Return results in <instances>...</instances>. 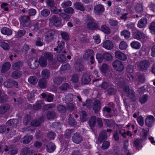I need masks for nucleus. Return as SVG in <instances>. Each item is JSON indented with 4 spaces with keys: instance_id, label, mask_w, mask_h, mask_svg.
<instances>
[{
    "instance_id": "obj_1",
    "label": "nucleus",
    "mask_w": 155,
    "mask_h": 155,
    "mask_svg": "<svg viewBox=\"0 0 155 155\" xmlns=\"http://www.w3.org/2000/svg\"><path fill=\"white\" fill-rule=\"evenodd\" d=\"M136 65L139 70L143 71L147 69L150 65V63L147 60H142L138 62Z\"/></svg>"
},
{
    "instance_id": "obj_2",
    "label": "nucleus",
    "mask_w": 155,
    "mask_h": 155,
    "mask_svg": "<svg viewBox=\"0 0 155 155\" xmlns=\"http://www.w3.org/2000/svg\"><path fill=\"white\" fill-rule=\"evenodd\" d=\"M124 95L134 101L135 99L134 93L133 90L130 89L129 86H126L124 87Z\"/></svg>"
},
{
    "instance_id": "obj_3",
    "label": "nucleus",
    "mask_w": 155,
    "mask_h": 155,
    "mask_svg": "<svg viewBox=\"0 0 155 155\" xmlns=\"http://www.w3.org/2000/svg\"><path fill=\"white\" fill-rule=\"evenodd\" d=\"M134 38L137 40L142 41L147 38V37L143 33L137 29L133 32Z\"/></svg>"
},
{
    "instance_id": "obj_4",
    "label": "nucleus",
    "mask_w": 155,
    "mask_h": 155,
    "mask_svg": "<svg viewBox=\"0 0 155 155\" xmlns=\"http://www.w3.org/2000/svg\"><path fill=\"white\" fill-rule=\"evenodd\" d=\"M4 132L6 133V136L8 138L12 137L16 133V131L14 130L11 129L9 130V128H7L5 126H1L0 127V133H2Z\"/></svg>"
},
{
    "instance_id": "obj_5",
    "label": "nucleus",
    "mask_w": 155,
    "mask_h": 155,
    "mask_svg": "<svg viewBox=\"0 0 155 155\" xmlns=\"http://www.w3.org/2000/svg\"><path fill=\"white\" fill-rule=\"evenodd\" d=\"M50 22L56 27L61 25V20L60 19L55 15L52 16L50 18Z\"/></svg>"
},
{
    "instance_id": "obj_6",
    "label": "nucleus",
    "mask_w": 155,
    "mask_h": 155,
    "mask_svg": "<svg viewBox=\"0 0 155 155\" xmlns=\"http://www.w3.org/2000/svg\"><path fill=\"white\" fill-rule=\"evenodd\" d=\"M112 65L114 69L117 71H122L124 69L122 62L119 60L114 61L112 63Z\"/></svg>"
},
{
    "instance_id": "obj_7",
    "label": "nucleus",
    "mask_w": 155,
    "mask_h": 155,
    "mask_svg": "<svg viewBox=\"0 0 155 155\" xmlns=\"http://www.w3.org/2000/svg\"><path fill=\"white\" fill-rule=\"evenodd\" d=\"M94 52L91 50H88L86 51L84 57L86 59H90L91 60V63L92 64L94 63Z\"/></svg>"
},
{
    "instance_id": "obj_8",
    "label": "nucleus",
    "mask_w": 155,
    "mask_h": 155,
    "mask_svg": "<svg viewBox=\"0 0 155 155\" xmlns=\"http://www.w3.org/2000/svg\"><path fill=\"white\" fill-rule=\"evenodd\" d=\"M155 122V119L152 115H149L147 116L145 120V124L149 127H151Z\"/></svg>"
},
{
    "instance_id": "obj_9",
    "label": "nucleus",
    "mask_w": 155,
    "mask_h": 155,
    "mask_svg": "<svg viewBox=\"0 0 155 155\" xmlns=\"http://www.w3.org/2000/svg\"><path fill=\"white\" fill-rule=\"evenodd\" d=\"M28 64L30 67L32 69L37 68L39 65L37 60L34 58L30 59L28 62Z\"/></svg>"
},
{
    "instance_id": "obj_10",
    "label": "nucleus",
    "mask_w": 155,
    "mask_h": 155,
    "mask_svg": "<svg viewBox=\"0 0 155 155\" xmlns=\"http://www.w3.org/2000/svg\"><path fill=\"white\" fill-rule=\"evenodd\" d=\"M114 54L115 57L120 60L125 61L127 59V55L120 51H116Z\"/></svg>"
},
{
    "instance_id": "obj_11",
    "label": "nucleus",
    "mask_w": 155,
    "mask_h": 155,
    "mask_svg": "<svg viewBox=\"0 0 155 155\" xmlns=\"http://www.w3.org/2000/svg\"><path fill=\"white\" fill-rule=\"evenodd\" d=\"M4 150L5 152L8 151V153L11 155H15L17 153L18 150L17 148L13 146L8 147L6 146L4 148Z\"/></svg>"
},
{
    "instance_id": "obj_12",
    "label": "nucleus",
    "mask_w": 155,
    "mask_h": 155,
    "mask_svg": "<svg viewBox=\"0 0 155 155\" xmlns=\"http://www.w3.org/2000/svg\"><path fill=\"white\" fill-rule=\"evenodd\" d=\"M103 46L106 49L110 50L113 49L114 45L113 43L111 41L107 40L103 43Z\"/></svg>"
},
{
    "instance_id": "obj_13",
    "label": "nucleus",
    "mask_w": 155,
    "mask_h": 155,
    "mask_svg": "<svg viewBox=\"0 0 155 155\" xmlns=\"http://www.w3.org/2000/svg\"><path fill=\"white\" fill-rule=\"evenodd\" d=\"M72 140L74 143L79 144L82 140V138L79 134L76 133L72 136Z\"/></svg>"
},
{
    "instance_id": "obj_14",
    "label": "nucleus",
    "mask_w": 155,
    "mask_h": 155,
    "mask_svg": "<svg viewBox=\"0 0 155 155\" xmlns=\"http://www.w3.org/2000/svg\"><path fill=\"white\" fill-rule=\"evenodd\" d=\"M87 26L89 28H93L96 25L94 20L92 17H88L87 19Z\"/></svg>"
},
{
    "instance_id": "obj_15",
    "label": "nucleus",
    "mask_w": 155,
    "mask_h": 155,
    "mask_svg": "<svg viewBox=\"0 0 155 155\" xmlns=\"http://www.w3.org/2000/svg\"><path fill=\"white\" fill-rule=\"evenodd\" d=\"M45 148L48 152L50 153L53 152L55 148V145L53 143H49L46 145Z\"/></svg>"
},
{
    "instance_id": "obj_16",
    "label": "nucleus",
    "mask_w": 155,
    "mask_h": 155,
    "mask_svg": "<svg viewBox=\"0 0 155 155\" xmlns=\"http://www.w3.org/2000/svg\"><path fill=\"white\" fill-rule=\"evenodd\" d=\"M147 24V20L146 18H143L140 20L137 23V27L139 28H142L144 27Z\"/></svg>"
},
{
    "instance_id": "obj_17",
    "label": "nucleus",
    "mask_w": 155,
    "mask_h": 155,
    "mask_svg": "<svg viewBox=\"0 0 155 155\" xmlns=\"http://www.w3.org/2000/svg\"><path fill=\"white\" fill-rule=\"evenodd\" d=\"M32 139V136L31 135H27L25 136L21 140V142L24 144L29 143Z\"/></svg>"
},
{
    "instance_id": "obj_18",
    "label": "nucleus",
    "mask_w": 155,
    "mask_h": 155,
    "mask_svg": "<svg viewBox=\"0 0 155 155\" xmlns=\"http://www.w3.org/2000/svg\"><path fill=\"white\" fill-rule=\"evenodd\" d=\"M131 47L133 49L137 50L139 49L141 47V44L137 41H132L130 44Z\"/></svg>"
},
{
    "instance_id": "obj_19",
    "label": "nucleus",
    "mask_w": 155,
    "mask_h": 155,
    "mask_svg": "<svg viewBox=\"0 0 155 155\" xmlns=\"http://www.w3.org/2000/svg\"><path fill=\"white\" fill-rule=\"evenodd\" d=\"M91 81L90 76L87 74H84L81 79L82 82L84 84H88Z\"/></svg>"
},
{
    "instance_id": "obj_20",
    "label": "nucleus",
    "mask_w": 155,
    "mask_h": 155,
    "mask_svg": "<svg viewBox=\"0 0 155 155\" xmlns=\"http://www.w3.org/2000/svg\"><path fill=\"white\" fill-rule=\"evenodd\" d=\"M11 67L10 63L8 62H6L3 65L1 70L2 72L5 73Z\"/></svg>"
},
{
    "instance_id": "obj_21",
    "label": "nucleus",
    "mask_w": 155,
    "mask_h": 155,
    "mask_svg": "<svg viewBox=\"0 0 155 155\" xmlns=\"http://www.w3.org/2000/svg\"><path fill=\"white\" fill-rule=\"evenodd\" d=\"M38 63L42 67H45L47 65V61L44 57L41 56L39 58Z\"/></svg>"
},
{
    "instance_id": "obj_22",
    "label": "nucleus",
    "mask_w": 155,
    "mask_h": 155,
    "mask_svg": "<svg viewBox=\"0 0 155 155\" xmlns=\"http://www.w3.org/2000/svg\"><path fill=\"white\" fill-rule=\"evenodd\" d=\"M50 74V73L49 71L46 69H44L41 72V76L43 79H45L48 78Z\"/></svg>"
},
{
    "instance_id": "obj_23",
    "label": "nucleus",
    "mask_w": 155,
    "mask_h": 155,
    "mask_svg": "<svg viewBox=\"0 0 155 155\" xmlns=\"http://www.w3.org/2000/svg\"><path fill=\"white\" fill-rule=\"evenodd\" d=\"M101 107V102L98 100H95L94 103V107L93 109L94 110L95 112L99 110Z\"/></svg>"
},
{
    "instance_id": "obj_24",
    "label": "nucleus",
    "mask_w": 155,
    "mask_h": 155,
    "mask_svg": "<svg viewBox=\"0 0 155 155\" xmlns=\"http://www.w3.org/2000/svg\"><path fill=\"white\" fill-rule=\"evenodd\" d=\"M94 10L95 12L98 14L100 12H104V9L103 5L99 4L95 6Z\"/></svg>"
},
{
    "instance_id": "obj_25",
    "label": "nucleus",
    "mask_w": 155,
    "mask_h": 155,
    "mask_svg": "<svg viewBox=\"0 0 155 155\" xmlns=\"http://www.w3.org/2000/svg\"><path fill=\"white\" fill-rule=\"evenodd\" d=\"M1 32L2 34L7 35H10L12 34L11 30L9 28H3L1 29Z\"/></svg>"
},
{
    "instance_id": "obj_26",
    "label": "nucleus",
    "mask_w": 155,
    "mask_h": 155,
    "mask_svg": "<svg viewBox=\"0 0 155 155\" xmlns=\"http://www.w3.org/2000/svg\"><path fill=\"white\" fill-rule=\"evenodd\" d=\"M55 34L54 31L50 30L47 32L45 35V38L47 40L49 41L52 39L53 38V36Z\"/></svg>"
},
{
    "instance_id": "obj_27",
    "label": "nucleus",
    "mask_w": 155,
    "mask_h": 155,
    "mask_svg": "<svg viewBox=\"0 0 155 155\" xmlns=\"http://www.w3.org/2000/svg\"><path fill=\"white\" fill-rule=\"evenodd\" d=\"M19 121L17 119H11L7 122V124L9 126H15L19 123Z\"/></svg>"
},
{
    "instance_id": "obj_28",
    "label": "nucleus",
    "mask_w": 155,
    "mask_h": 155,
    "mask_svg": "<svg viewBox=\"0 0 155 155\" xmlns=\"http://www.w3.org/2000/svg\"><path fill=\"white\" fill-rule=\"evenodd\" d=\"M22 74L21 71H16L13 72L12 74V77L14 79H17L20 78Z\"/></svg>"
},
{
    "instance_id": "obj_29",
    "label": "nucleus",
    "mask_w": 155,
    "mask_h": 155,
    "mask_svg": "<svg viewBox=\"0 0 155 155\" xmlns=\"http://www.w3.org/2000/svg\"><path fill=\"white\" fill-rule=\"evenodd\" d=\"M64 45V42L61 41L58 44L57 48H55L54 50L58 53H60L62 50L63 46Z\"/></svg>"
},
{
    "instance_id": "obj_30",
    "label": "nucleus",
    "mask_w": 155,
    "mask_h": 155,
    "mask_svg": "<svg viewBox=\"0 0 155 155\" xmlns=\"http://www.w3.org/2000/svg\"><path fill=\"white\" fill-rule=\"evenodd\" d=\"M96 122V118L95 116H92L91 117L88 121V123L91 127L94 126Z\"/></svg>"
},
{
    "instance_id": "obj_31",
    "label": "nucleus",
    "mask_w": 155,
    "mask_h": 155,
    "mask_svg": "<svg viewBox=\"0 0 155 155\" xmlns=\"http://www.w3.org/2000/svg\"><path fill=\"white\" fill-rule=\"evenodd\" d=\"M39 87L42 88H45L47 85V82L46 80L44 79H41L38 82Z\"/></svg>"
},
{
    "instance_id": "obj_32",
    "label": "nucleus",
    "mask_w": 155,
    "mask_h": 155,
    "mask_svg": "<svg viewBox=\"0 0 155 155\" xmlns=\"http://www.w3.org/2000/svg\"><path fill=\"white\" fill-rule=\"evenodd\" d=\"M26 31L25 30H21L17 32L15 35V37L16 38H20L24 36Z\"/></svg>"
},
{
    "instance_id": "obj_33",
    "label": "nucleus",
    "mask_w": 155,
    "mask_h": 155,
    "mask_svg": "<svg viewBox=\"0 0 155 155\" xmlns=\"http://www.w3.org/2000/svg\"><path fill=\"white\" fill-rule=\"evenodd\" d=\"M41 122L39 120H34L31 122V126L28 128V129H30L31 130H33V126H39L41 124Z\"/></svg>"
},
{
    "instance_id": "obj_34",
    "label": "nucleus",
    "mask_w": 155,
    "mask_h": 155,
    "mask_svg": "<svg viewBox=\"0 0 155 155\" xmlns=\"http://www.w3.org/2000/svg\"><path fill=\"white\" fill-rule=\"evenodd\" d=\"M74 7L76 9L81 11H84L85 8L82 4L80 2H76L74 4Z\"/></svg>"
},
{
    "instance_id": "obj_35",
    "label": "nucleus",
    "mask_w": 155,
    "mask_h": 155,
    "mask_svg": "<svg viewBox=\"0 0 155 155\" xmlns=\"http://www.w3.org/2000/svg\"><path fill=\"white\" fill-rule=\"evenodd\" d=\"M28 81L31 84H34L37 83L38 79L36 77L32 76L29 78Z\"/></svg>"
},
{
    "instance_id": "obj_36",
    "label": "nucleus",
    "mask_w": 155,
    "mask_h": 155,
    "mask_svg": "<svg viewBox=\"0 0 155 155\" xmlns=\"http://www.w3.org/2000/svg\"><path fill=\"white\" fill-rule=\"evenodd\" d=\"M121 35L124 36L125 38L128 39L130 37V32L128 31L124 30L121 32Z\"/></svg>"
},
{
    "instance_id": "obj_37",
    "label": "nucleus",
    "mask_w": 155,
    "mask_h": 155,
    "mask_svg": "<svg viewBox=\"0 0 155 155\" xmlns=\"http://www.w3.org/2000/svg\"><path fill=\"white\" fill-rule=\"evenodd\" d=\"M105 134L106 132L105 131H103L100 133L98 138V140L99 141L101 142L106 138Z\"/></svg>"
},
{
    "instance_id": "obj_38",
    "label": "nucleus",
    "mask_w": 155,
    "mask_h": 155,
    "mask_svg": "<svg viewBox=\"0 0 155 155\" xmlns=\"http://www.w3.org/2000/svg\"><path fill=\"white\" fill-rule=\"evenodd\" d=\"M101 30L107 34H109L110 33V29L109 28L105 25L101 26Z\"/></svg>"
},
{
    "instance_id": "obj_39",
    "label": "nucleus",
    "mask_w": 155,
    "mask_h": 155,
    "mask_svg": "<svg viewBox=\"0 0 155 155\" xmlns=\"http://www.w3.org/2000/svg\"><path fill=\"white\" fill-rule=\"evenodd\" d=\"M150 32L152 34H155V22H152L149 27Z\"/></svg>"
},
{
    "instance_id": "obj_40",
    "label": "nucleus",
    "mask_w": 155,
    "mask_h": 155,
    "mask_svg": "<svg viewBox=\"0 0 155 155\" xmlns=\"http://www.w3.org/2000/svg\"><path fill=\"white\" fill-rule=\"evenodd\" d=\"M128 47V45L127 43L124 41H121L119 45V48L121 50H124L125 49Z\"/></svg>"
},
{
    "instance_id": "obj_41",
    "label": "nucleus",
    "mask_w": 155,
    "mask_h": 155,
    "mask_svg": "<svg viewBox=\"0 0 155 155\" xmlns=\"http://www.w3.org/2000/svg\"><path fill=\"white\" fill-rule=\"evenodd\" d=\"M148 96L147 95H144L142 96L140 98V102L141 104L145 103L147 101Z\"/></svg>"
},
{
    "instance_id": "obj_42",
    "label": "nucleus",
    "mask_w": 155,
    "mask_h": 155,
    "mask_svg": "<svg viewBox=\"0 0 155 155\" xmlns=\"http://www.w3.org/2000/svg\"><path fill=\"white\" fill-rule=\"evenodd\" d=\"M108 65L106 64H104L100 68V69L102 73H105L108 70Z\"/></svg>"
},
{
    "instance_id": "obj_43",
    "label": "nucleus",
    "mask_w": 155,
    "mask_h": 155,
    "mask_svg": "<svg viewBox=\"0 0 155 155\" xmlns=\"http://www.w3.org/2000/svg\"><path fill=\"white\" fill-rule=\"evenodd\" d=\"M8 108V107L7 105L1 106L0 107V114H2L5 113Z\"/></svg>"
},
{
    "instance_id": "obj_44",
    "label": "nucleus",
    "mask_w": 155,
    "mask_h": 155,
    "mask_svg": "<svg viewBox=\"0 0 155 155\" xmlns=\"http://www.w3.org/2000/svg\"><path fill=\"white\" fill-rule=\"evenodd\" d=\"M63 78L61 77H58L55 78L53 80L54 82L56 84H60L63 81Z\"/></svg>"
},
{
    "instance_id": "obj_45",
    "label": "nucleus",
    "mask_w": 155,
    "mask_h": 155,
    "mask_svg": "<svg viewBox=\"0 0 155 155\" xmlns=\"http://www.w3.org/2000/svg\"><path fill=\"white\" fill-rule=\"evenodd\" d=\"M57 58L59 61L61 62H64L66 60V58L63 55L58 54Z\"/></svg>"
},
{
    "instance_id": "obj_46",
    "label": "nucleus",
    "mask_w": 155,
    "mask_h": 155,
    "mask_svg": "<svg viewBox=\"0 0 155 155\" xmlns=\"http://www.w3.org/2000/svg\"><path fill=\"white\" fill-rule=\"evenodd\" d=\"M80 119L82 121L84 122L86 120L87 117L86 114L85 112L82 111L81 112L80 116Z\"/></svg>"
},
{
    "instance_id": "obj_47",
    "label": "nucleus",
    "mask_w": 155,
    "mask_h": 155,
    "mask_svg": "<svg viewBox=\"0 0 155 155\" xmlns=\"http://www.w3.org/2000/svg\"><path fill=\"white\" fill-rule=\"evenodd\" d=\"M74 65L75 69L77 71H83V66L81 64L76 63Z\"/></svg>"
},
{
    "instance_id": "obj_48",
    "label": "nucleus",
    "mask_w": 155,
    "mask_h": 155,
    "mask_svg": "<svg viewBox=\"0 0 155 155\" xmlns=\"http://www.w3.org/2000/svg\"><path fill=\"white\" fill-rule=\"evenodd\" d=\"M0 45L2 48L5 50H8L10 48L9 45L7 43L5 42H1L0 43Z\"/></svg>"
},
{
    "instance_id": "obj_49",
    "label": "nucleus",
    "mask_w": 155,
    "mask_h": 155,
    "mask_svg": "<svg viewBox=\"0 0 155 155\" xmlns=\"http://www.w3.org/2000/svg\"><path fill=\"white\" fill-rule=\"evenodd\" d=\"M103 57L105 60L107 61H109L112 58V55L108 53L104 54H103Z\"/></svg>"
},
{
    "instance_id": "obj_50",
    "label": "nucleus",
    "mask_w": 155,
    "mask_h": 155,
    "mask_svg": "<svg viewBox=\"0 0 155 155\" xmlns=\"http://www.w3.org/2000/svg\"><path fill=\"white\" fill-rule=\"evenodd\" d=\"M71 5V2L70 1H68L67 2H64L61 4V5L62 8H66L68 6H70Z\"/></svg>"
},
{
    "instance_id": "obj_51",
    "label": "nucleus",
    "mask_w": 155,
    "mask_h": 155,
    "mask_svg": "<svg viewBox=\"0 0 155 155\" xmlns=\"http://www.w3.org/2000/svg\"><path fill=\"white\" fill-rule=\"evenodd\" d=\"M50 12L48 9H44L41 11V14L43 16L47 17L49 15Z\"/></svg>"
},
{
    "instance_id": "obj_52",
    "label": "nucleus",
    "mask_w": 155,
    "mask_h": 155,
    "mask_svg": "<svg viewBox=\"0 0 155 155\" xmlns=\"http://www.w3.org/2000/svg\"><path fill=\"white\" fill-rule=\"evenodd\" d=\"M45 57L48 60H51L53 58L52 54L49 52H46L44 54Z\"/></svg>"
},
{
    "instance_id": "obj_53",
    "label": "nucleus",
    "mask_w": 155,
    "mask_h": 155,
    "mask_svg": "<svg viewBox=\"0 0 155 155\" xmlns=\"http://www.w3.org/2000/svg\"><path fill=\"white\" fill-rule=\"evenodd\" d=\"M55 116V113L54 111H49L47 114V117L48 119L53 118Z\"/></svg>"
},
{
    "instance_id": "obj_54",
    "label": "nucleus",
    "mask_w": 155,
    "mask_h": 155,
    "mask_svg": "<svg viewBox=\"0 0 155 155\" xmlns=\"http://www.w3.org/2000/svg\"><path fill=\"white\" fill-rule=\"evenodd\" d=\"M104 121L105 124L108 127H111L114 124V122L113 121L110 120L108 119L104 120Z\"/></svg>"
},
{
    "instance_id": "obj_55",
    "label": "nucleus",
    "mask_w": 155,
    "mask_h": 155,
    "mask_svg": "<svg viewBox=\"0 0 155 155\" xmlns=\"http://www.w3.org/2000/svg\"><path fill=\"white\" fill-rule=\"evenodd\" d=\"M96 58L99 63H101L103 60V55L100 54H98L96 55Z\"/></svg>"
},
{
    "instance_id": "obj_56",
    "label": "nucleus",
    "mask_w": 155,
    "mask_h": 155,
    "mask_svg": "<svg viewBox=\"0 0 155 155\" xmlns=\"http://www.w3.org/2000/svg\"><path fill=\"white\" fill-rule=\"evenodd\" d=\"M137 121L139 125L142 126L144 124V121L143 117L140 116L138 117L137 118Z\"/></svg>"
},
{
    "instance_id": "obj_57",
    "label": "nucleus",
    "mask_w": 155,
    "mask_h": 155,
    "mask_svg": "<svg viewBox=\"0 0 155 155\" xmlns=\"http://www.w3.org/2000/svg\"><path fill=\"white\" fill-rule=\"evenodd\" d=\"M22 65V63L21 61H18L14 64L12 67L14 69L19 68Z\"/></svg>"
},
{
    "instance_id": "obj_58",
    "label": "nucleus",
    "mask_w": 155,
    "mask_h": 155,
    "mask_svg": "<svg viewBox=\"0 0 155 155\" xmlns=\"http://www.w3.org/2000/svg\"><path fill=\"white\" fill-rule=\"evenodd\" d=\"M74 131L72 130H67L64 134L65 137L67 138L70 137H71V134Z\"/></svg>"
},
{
    "instance_id": "obj_59",
    "label": "nucleus",
    "mask_w": 155,
    "mask_h": 155,
    "mask_svg": "<svg viewBox=\"0 0 155 155\" xmlns=\"http://www.w3.org/2000/svg\"><path fill=\"white\" fill-rule=\"evenodd\" d=\"M135 10L138 12H141L143 11V8L141 5L137 4L135 7Z\"/></svg>"
},
{
    "instance_id": "obj_60",
    "label": "nucleus",
    "mask_w": 155,
    "mask_h": 155,
    "mask_svg": "<svg viewBox=\"0 0 155 155\" xmlns=\"http://www.w3.org/2000/svg\"><path fill=\"white\" fill-rule=\"evenodd\" d=\"M35 45L38 46H41L43 45V40L41 38L37 39L35 41Z\"/></svg>"
},
{
    "instance_id": "obj_61",
    "label": "nucleus",
    "mask_w": 155,
    "mask_h": 155,
    "mask_svg": "<svg viewBox=\"0 0 155 155\" xmlns=\"http://www.w3.org/2000/svg\"><path fill=\"white\" fill-rule=\"evenodd\" d=\"M55 106L54 104H50L45 105L43 107V109L45 110H47Z\"/></svg>"
},
{
    "instance_id": "obj_62",
    "label": "nucleus",
    "mask_w": 155,
    "mask_h": 155,
    "mask_svg": "<svg viewBox=\"0 0 155 155\" xmlns=\"http://www.w3.org/2000/svg\"><path fill=\"white\" fill-rule=\"evenodd\" d=\"M134 24L133 23H130L129 24H128L127 25V27L129 29H131L132 30L134 31L137 30V29L134 27Z\"/></svg>"
},
{
    "instance_id": "obj_63",
    "label": "nucleus",
    "mask_w": 155,
    "mask_h": 155,
    "mask_svg": "<svg viewBox=\"0 0 155 155\" xmlns=\"http://www.w3.org/2000/svg\"><path fill=\"white\" fill-rule=\"evenodd\" d=\"M110 145V142L107 141H104L103 144L102 148L103 149H107L109 146Z\"/></svg>"
},
{
    "instance_id": "obj_64",
    "label": "nucleus",
    "mask_w": 155,
    "mask_h": 155,
    "mask_svg": "<svg viewBox=\"0 0 155 155\" xmlns=\"http://www.w3.org/2000/svg\"><path fill=\"white\" fill-rule=\"evenodd\" d=\"M141 143V140L140 139H136L134 142V145L137 148Z\"/></svg>"
}]
</instances>
